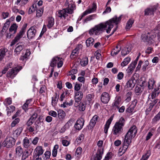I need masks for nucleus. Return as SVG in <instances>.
I'll return each instance as SVG.
<instances>
[{"instance_id":"obj_18","label":"nucleus","mask_w":160,"mask_h":160,"mask_svg":"<svg viewBox=\"0 0 160 160\" xmlns=\"http://www.w3.org/2000/svg\"><path fill=\"white\" fill-rule=\"evenodd\" d=\"M21 32H19L18 33L16 37L14 38V39L12 41L10 46H12L14 45L16 43L18 42L20 39L23 36V35L21 34Z\"/></svg>"},{"instance_id":"obj_49","label":"nucleus","mask_w":160,"mask_h":160,"mask_svg":"<svg viewBox=\"0 0 160 160\" xmlns=\"http://www.w3.org/2000/svg\"><path fill=\"white\" fill-rule=\"evenodd\" d=\"M154 82L152 80H149L148 82V88L149 90L153 89Z\"/></svg>"},{"instance_id":"obj_59","label":"nucleus","mask_w":160,"mask_h":160,"mask_svg":"<svg viewBox=\"0 0 160 160\" xmlns=\"http://www.w3.org/2000/svg\"><path fill=\"white\" fill-rule=\"evenodd\" d=\"M23 129L22 127L18 128L15 131V132L16 133L17 135H19L22 132Z\"/></svg>"},{"instance_id":"obj_4","label":"nucleus","mask_w":160,"mask_h":160,"mask_svg":"<svg viewBox=\"0 0 160 160\" xmlns=\"http://www.w3.org/2000/svg\"><path fill=\"white\" fill-rule=\"evenodd\" d=\"M80 89V84L76 83L74 86L75 101L74 106L78 107L79 110H80V95L79 90Z\"/></svg>"},{"instance_id":"obj_21","label":"nucleus","mask_w":160,"mask_h":160,"mask_svg":"<svg viewBox=\"0 0 160 160\" xmlns=\"http://www.w3.org/2000/svg\"><path fill=\"white\" fill-rule=\"evenodd\" d=\"M122 128V127L115 124L112 130L113 131V134L116 135L118 134H121V130Z\"/></svg>"},{"instance_id":"obj_61","label":"nucleus","mask_w":160,"mask_h":160,"mask_svg":"<svg viewBox=\"0 0 160 160\" xmlns=\"http://www.w3.org/2000/svg\"><path fill=\"white\" fill-rule=\"evenodd\" d=\"M49 114L54 117H56L57 116V113L55 111L51 110L49 112Z\"/></svg>"},{"instance_id":"obj_8","label":"nucleus","mask_w":160,"mask_h":160,"mask_svg":"<svg viewBox=\"0 0 160 160\" xmlns=\"http://www.w3.org/2000/svg\"><path fill=\"white\" fill-rule=\"evenodd\" d=\"M18 27V26L16 23L13 24L9 29V32L7 33L6 35L7 38L10 39L13 38L17 32Z\"/></svg>"},{"instance_id":"obj_14","label":"nucleus","mask_w":160,"mask_h":160,"mask_svg":"<svg viewBox=\"0 0 160 160\" xmlns=\"http://www.w3.org/2000/svg\"><path fill=\"white\" fill-rule=\"evenodd\" d=\"M19 71L17 68H12L10 70H9L7 74V77L10 78H13Z\"/></svg>"},{"instance_id":"obj_35","label":"nucleus","mask_w":160,"mask_h":160,"mask_svg":"<svg viewBox=\"0 0 160 160\" xmlns=\"http://www.w3.org/2000/svg\"><path fill=\"white\" fill-rule=\"evenodd\" d=\"M16 154L18 156H20L23 153L22 149L20 146L16 148Z\"/></svg>"},{"instance_id":"obj_10","label":"nucleus","mask_w":160,"mask_h":160,"mask_svg":"<svg viewBox=\"0 0 160 160\" xmlns=\"http://www.w3.org/2000/svg\"><path fill=\"white\" fill-rule=\"evenodd\" d=\"M96 29L95 35H98L102 33L105 30L106 28V25H105V22L101 23L95 26Z\"/></svg>"},{"instance_id":"obj_52","label":"nucleus","mask_w":160,"mask_h":160,"mask_svg":"<svg viewBox=\"0 0 160 160\" xmlns=\"http://www.w3.org/2000/svg\"><path fill=\"white\" fill-rule=\"evenodd\" d=\"M43 12V9L41 8L38 9L37 10L36 16L37 17H41Z\"/></svg>"},{"instance_id":"obj_19","label":"nucleus","mask_w":160,"mask_h":160,"mask_svg":"<svg viewBox=\"0 0 160 160\" xmlns=\"http://www.w3.org/2000/svg\"><path fill=\"white\" fill-rule=\"evenodd\" d=\"M23 145L24 148H30L32 145L31 143H30L29 139L27 137H25L23 140Z\"/></svg>"},{"instance_id":"obj_39","label":"nucleus","mask_w":160,"mask_h":160,"mask_svg":"<svg viewBox=\"0 0 160 160\" xmlns=\"http://www.w3.org/2000/svg\"><path fill=\"white\" fill-rule=\"evenodd\" d=\"M130 58L127 57L124 59V61L121 63V66L124 67L127 65L130 62Z\"/></svg>"},{"instance_id":"obj_54","label":"nucleus","mask_w":160,"mask_h":160,"mask_svg":"<svg viewBox=\"0 0 160 160\" xmlns=\"http://www.w3.org/2000/svg\"><path fill=\"white\" fill-rule=\"evenodd\" d=\"M103 143V142L102 141L100 140L98 141L97 143V145L99 147L98 148V149L97 151L99 149H100V148L102 149V151H103V148H102V145ZM98 151H97V152Z\"/></svg>"},{"instance_id":"obj_58","label":"nucleus","mask_w":160,"mask_h":160,"mask_svg":"<svg viewBox=\"0 0 160 160\" xmlns=\"http://www.w3.org/2000/svg\"><path fill=\"white\" fill-rule=\"evenodd\" d=\"M67 94V92H63L61 95L60 98H59V100L61 101L62 102L63 101L64 98H65V96Z\"/></svg>"},{"instance_id":"obj_56","label":"nucleus","mask_w":160,"mask_h":160,"mask_svg":"<svg viewBox=\"0 0 160 160\" xmlns=\"http://www.w3.org/2000/svg\"><path fill=\"white\" fill-rule=\"evenodd\" d=\"M37 123L36 124L35 129V130L37 131V130L39 129L41 127L40 126V125L41 124V122L40 121H36V122H35V123Z\"/></svg>"},{"instance_id":"obj_1","label":"nucleus","mask_w":160,"mask_h":160,"mask_svg":"<svg viewBox=\"0 0 160 160\" xmlns=\"http://www.w3.org/2000/svg\"><path fill=\"white\" fill-rule=\"evenodd\" d=\"M137 132V129L136 127L133 125L130 128L126 134L123 143L122 150H124L123 153L127 150L131 142L132 138L136 136Z\"/></svg>"},{"instance_id":"obj_51","label":"nucleus","mask_w":160,"mask_h":160,"mask_svg":"<svg viewBox=\"0 0 160 160\" xmlns=\"http://www.w3.org/2000/svg\"><path fill=\"white\" fill-rule=\"evenodd\" d=\"M27 25H28L27 23L24 24L22 27L21 30L19 32H21L22 33L21 34L24 35L27 27Z\"/></svg>"},{"instance_id":"obj_60","label":"nucleus","mask_w":160,"mask_h":160,"mask_svg":"<svg viewBox=\"0 0 160 160\" xmlns=\"http://www.w3.org/2000/svg\"><path fill=\"white\" fill-rule=\"evenodd\" d=\"M113 50H115V51H112L111 52V54L112 56H113L118 54L121 50V48H120L118 50L116 51L115 49H114Z\"/></svg>"},{"instance_id":"obj_37","label":"nucleus","mask_w":160,"mask_h":160,"mask_svg":"<svg viewBox=\"0 0 160 160\" xmlns=\"http://www.w3.org/2000/svg\"><path fill=\"white\" fill-rule=\"evenodd\" d=\"M142 92L141 87L136 86L135 88V92L137 95H140Z\"/></svg>"},{"instance_id":"obj_50","label":"nucleus","mask_w":160,"mask_h":160,"mask_svg":"<svg viewBox=\"0 0 160 160\" xmlns=\"http://www.w3.org/2000/svg\"><path fill=\"white\" fill-rule=\"evenodd\" d=\"M96 16V15L95 14H93L87 17L84 20V22H87L92 20L93 18L95 17Z\"/></svg>"},{"instance_id":"obj_32","label":"nucleus","mask_w":160,"mask_h":160,"mask_svg":"<svg viewBox=\"0 0 160 160\" xmlns=\"http://www.w3.org/2000/svg\"><path fill=\"white\" fill-rule=\"evenodd\" d=\"M59 95H58L57 93L55 94V97L52 98V103L55 105L57 103V102L58 100Z\"/></svg>"},{"instance_id":"obj_31","label":"nucleus","mask_w":160,"mask_h":160,"mask_svg":"<svg viewBox=\"0 0 160 160\" xmlns=\"http://www.w3.org/2000/svg\"><path fill=\"white\" fill-rule=\"evenodd\" d=\"M125 122V120L124 118L122 117L120 118L118 121L116 122L115 124L122 127L124 125Z\"/></svg>"},{"instance_id":"obj_64","label":"nucleus","mask_w":160,"mask_h":160,"mask_svg":"<svg viewBox=\"0 0 160 160\" xmlns=\"http://www.w3.org/2000/svg\"><path fill=\"white\" fill-rule=\"evenodd\" d=\"M112 154V153L111 152H108V153L106 155V156L105 157V158L103 160H109V159L110 158H111V155Z\"/></svg>"},{"instance_id":"obj_12","label":"nucleus","mask_w":160,"mask_h":160,"mask_svg":"<svg viewBox=\"0 0 160 160\" xmlns=\"http://www.w3.org/2000/svg\"><path fill=\"white\" fill-rule=\"evenodd\" d=\"M36 27H31L27 32V37L28 39H31L34 37L36 33Z\"/></svg>"},{"instance_id":"obj_45","label":"nucleus","mask_w":160,"mask_h":160,"mask_svg":"<svg viewBox=\"0 0 160 160\" xmlns=\"http://www.w3.org/2000/svg\"><path fill=\"white\" fill-rule=\"evenodd\" d=\"M80 126V119L79 118L77 120L76 123H75V124L74 125V128L76 130H77L78 131L80 130V128H79Z\"/></svg>"},{"instance_id":"obj_36","label":"nucleus","mask_w":160,"mask_h":160,"mask_svg":"<svg viewBox=\"0 0 160 160\" xmlns=\"http://www.w3.org/2000/svg\"><path fill=\"white\" fill-rule=\"evenodd\" d=\"M10 24V21L9 20L7 21L5 23L2 30H3L4 32H5L8 30Z\"/></svg>"},{"instance_id":"obj_44","label":"nucleus","mask_w":160,"mask_h":160,"mask_svg":"<svg viewBox=\"0 0 160 160\" xmlns=\"http://www.w3.org/2000/svg\"><path fill=\"white\" fill-rule=\"evenodd\" d=\"M74 121L75 120L74 118L70 119L65 125V126L67 127V128H69L70 126H72Z\"/></svg>"},{"instance_id":"obj_46","label":"nucleus","mask_w":160,"mask_h":160,"mask_svg":"<svg viewBox=\"0 0 160 160\" xmlns=\"http://www.w3.org/2000/svg\"><path fill=\"white\" fill-rule=\"evenodd\" d=\"M157 91V90L155 88L154 89L153 91L151 93V97L152 99H153L154 98H155V97L158 96L159 94V92H158L157 93L156 92Z\"/></svg>"},{"instance_id":"obj_15","label":"nucleus","mask_w":160,"mask_h":160,"mask_svg":"<svg viewBox=\"0 0 160 160\" xmlns=\"http://www.w3.org/2000/svg\"><path fill=\"white\" fill-rule=\"evenodd\" d=\"M43 150L41 146H38L34 150V152H36V158L35 160H39L41 159V158H39V157L43 153Z\"/></svg>"},{"instance_id":"obj_22","label":"nucleus","mask_w":160,"mask_h":160,"mask_svg":"<svg viewBox=\"0 0 160 160\" xmlns=\"http://www.w3.org/2000/svg\"><path fill=\"white\" fill-rule=\"evenodd\" d=\"M98 118V116L96 115L93 116L90 121L89 126L93 128L95 126L96 123V121H97V119Z\"/></svg>"},{"instance_id":"obj_48","label":"nucleus","mask_w":160,"mask_h":160,"mask_svg":"<svg viewBox=\"0 0 160 160\" xmlns=\"http://www.w3.org/2000/svg\"><path fill=\"white\" fill-rule=\"evenodd\" d=\"M94 94H88L86 96V98L88 101L90 102L94 98Z\"/></svg>"},{"instance_id":"obj_47","label":"nucleus","mask_w":160,"mask_h":160,"mask_svg":"<svg viewBox=\"0 0 160 160\" xmlns=\"http://www.w3.org/2000/svg\"><path fill=\"white\" fill-rule=\"evenodd\" d=\"M132 95V92H128L126 94V96L127 97L125 101L127 102H129L131 99V96Z\"/></svg>"},{"instance_id":"obj_63","label":"nucleus","mask_w":160,"mask_h":160,"mask_svg":"<svg viewBox=\"0 0 160 160\" xmlns=\"http://www.w3.org/2000/svg\"><path fill=\"white\" fill-rule=\"evenodd\" d=\"M50 152L49 151L46 152L44 154V156H43L44 157V159H45V158L46 159L49 158H50Z\"/></svg>"},{"instance_id":"obj_53","label":"nucleus","mask_w":160,"mask_h":160,"mask_svg":"<svg viewBox=\"0 0 160 160\" xmlns=\"http://www.w3.org/2000/svg\"><path fill=\"white\" fill-rule=\"evenodd\" d=\"M20 121V119L19 118H17L15 119V120L12 122L11 126L12 127H14Z\"/></svg>"},{"instance_id":"obj_28","label":"nucleus","mask_w":160,"mask_h":160,"mask_svg":"<svg viewBox=\"0 0 160 160\" xmlns=\"http://www.w3.org/2000/svg\"><path fill=\"white\" fill-rule=\"evenodd\" d=\"M94 42V39L91 38H89L86 41V45L87 47H89L90 46H92Z\"/></svg>"},{"instance_id":"obj_57","label":"nucleus","mask_w":160,"mask_h":160,"mask_svg":"<svg viewBox=\"0 0 160 160\" xmlns=\"http://www.w3.org/2000/svg\"><path fill=\"white\" fill-rule=\"evenodd\" d=\"M62 143L64 146H68L70 143V142L66 140H62Z\"/></svg>"},{"instance_id":"obj_16","label":"nucleus","mask_w":160,"mask_h":160,"mask_svg":"<svg viewBox=\"0 0 160 160\" xmlns=\"http://www.w3.org/2000/svg\"><path fill=\"white\" fill-rule=\"evenodd\" d=\"M22 42H19L17 44L16 48L14 50L15 54L18 55L25 48L24 44H22Z\"/></svg>"},{"instance_id":"obj_38","label":"nucleus","mask_w":160,"mask_h":160,"mask_svg":"<svg viewBox=\"0 0 160 160\" xmlns=\"http://www.w3.org/2000/svg\"><path fill=\"white\" fill-rule=\"evenodd\" d=\"M160 119V111L152 119L153 123H156Z\"/></svg>"},{"instance_id":"obj_6","label":"nucleus","mask_w":160,"mask_h":160,"mask_svg":"<svg viewBox=\"0 0 160 160\" xmlns=\"http://www.w3.org/2000/svg\"><path fill=\"white\" fill-rule=\"evenodd\" d=\"M158 3H157L153 5H151L147 8L144 11V16H153L155 12L158 9Z\"/></svg>"},{"instance_id":"obj_29","label":"nucleus","mask_w":160,"mask_h":160,"mask_svg":"<svg viewBox=\"0 0 160 160\" xmlns=\"http://www.w3.org/2000/svg\"><path fill=\"white\" fill-rule=\"evenodd\" d=\"M88 63V58L87 57H85L81 59V65L83 67L86 66Z\"/></svg>"},{"instance_id":"obj_43","label":"nucleus","mask_w":160,"mask_h":160,"mask_svg":"<svg viewBox=\"0 0 160 160\" xmlns=\"http://www.w3.org/2000/svg\"><path fill=\"white\" fill-rule=\"evenodd\" d=\"M12 65V63H10L7 64L5 67L4 69L2 70V72L3 74H5L6 72L8 70L9 68H11Z\"/></svg>"},{"instance_id":"obj_9","label":"nucleus","mask_w":160,"mask_h":160,"mask_svg":"<svg viewBox=\"0 0 160 160\" xmlns=\"http://www.w3.org/2000/svg\"><path fill=\"white\" fill-rule=\"evenodd\" d=\"M61 58L59 57H54L50 63V66L51 67H54L56 66L57 64V66L58 68H61L62 65L63 63L61 60Z\"/></svg>"},{"instance_id":"obj_13","label":"nucleus","mask_w":160,"mask_h":160,"mask_svg":"<svg viewBox=\"0 0 160 160\" xmlns=\"http://www.w3.org/2000/svg\"><path fill=\"white\" fill-rule=\"evenodd\" d=\"M110 99L109 94L106 92H103L101 96V100L103 104H106L108 103Z\"/></svg>"},{"instance_id":"obj_5","label":"nucleus","mask_w":160,"mask_h":160,"mask_svg":"<svg viewBox=\"0 0 160 160\" xmlns=\"http://www.w3.org/2000/svg\"><path fill=\"white\" fill-rule=\"evenodd\" d=\"M148 35L142 34L141 36V40L144 42H147L149 44H152L154 42V39L156 38V35L155 34H151L149 33H148Z\"/></svg>"},{"instance_id":"obj_23","label":"nucleus","mask_w":160,"mask_h":160,"mask_svg":"<svg viewBox=\"0 0 160 160\" xmlns=\"http://www.w3.org/2000/svg\"><path fill=\"white\" fill-rule=\"evenodd\" d=\"M113 117L111 116L107 121L105 125L104 132L105 133L107 134L108 132V129L109 126L113 119Z\"/></svg>"},{"instance_id":"obj_26","label":"nucleus","mask_w":160,"mask_h":160,"mask_svg":"<svg viewBox=\"0 0 160 160\" xmlns=\"http://www.w3.org/2000/svg\"><path fill=\"white\" fill-rule=\"evenodd\" d=\"M79 48L77 47L73 50L70 55V58H74L78 55L79 52Z\"/></svg>"},{"instance_id":"obj_62","label":"nucleus","mask_w":160,"mask_h":160,"mask_svg":"<svg viewBox=\"0 0 160 160\" xmlns=\"http://www.w3.org/2000/svg\"><path fill=\"white\" fill-rule=\"evenodd\" d=\"M7 110H8L9 111H10L12 112H13L15 109V107L13 105H11L9 107L8 106L7 107Z\"/></svg>"},{"instance_id":"obj_2","label":"nucleus","mask_w":160,"mask_h":160,"mask_svg":"<svg viewBox=\"0 0 160 160\" xmlns=\"http://www.w3.org/2000/svg\"><path fill=\"white\" fill-rule=\"evenodd\" d=\"M66 8L58 12V17L60 18L63 17L64 19L68 16V14H71L73 12L75 6L72 0H67L65 3Z\"/></svg>"},{"instance_id":"obj_7","label":"nucleus","mask_w":160,"mask_h":160,"mask_svg":"<svg viewBox=\"0 0 160 160\" xmlns=\"http://www.w3.org/2000/svg\"><path fill=\"white\" fill-rule=\"evenodd\" d=\"M16 140L15 138L10 136H7L2 142V145L7 148H10L15 144Z\"/></svg>"},{"instance_id":"obj_17","label":"nucleus","mask_w":160,"mask_h":160,"mask_svg":"<svg viewBox=\"0 0 160 160\" xmlns=\"http://www.w3.org/2000/svg\"><path fill=\"white\" fill-rule=\"evenodd\" d=\"M102 149L100 148L98 150L95 155L93 156V159L91 160H100L103 155Z\"/></svg>"},{"instance_id":"obj_41","label":"nucleus","mask_w":160,"mask_h":160,"mask_svg":"<svg viewBox=\"0 0 160 160\" xmlns=\"http://www.w3.org/2000/svg\"><path fill=\"white\" fill-rule=\"evenodd\" d=\"M8 51V50L5 48H2L0 49V55L3 58L6 55V52Z\"/></svg>"},{"instance_id":"obj_25","label":"nucleus","mask_w":160,"mask_h":160,"mask_svg":"<svg viewBox=\"0 0 160 160\" xmlns=\"http://www.w3.org/2000/svg\"><path fill=\"white\" fill-rule=\"evenodd\" d=\"M131 47L129 46L124 48L121 51L122 55L123 56L126 55L131 52Z\"/></svg>"},{"instance_id":"obj_40","label":"nucleus","mask_w":160,"mask_h":160,"mask_svg":"<svg viewBox=\"0 0 160 160\" xmlns=\"http://www.w3.org/2000/svg\"><path fill=\"white\" fill-rule=\"evenodd\" d=\"M29 152L27 150H25L23 152L22 155V160H24L27 158H28L29 155Z\"/></svg>"},{"instance_id":"obj_34","label":"nucleus","mask_w":160,"mask_h":160,"mask_svg":"<svg viewBox=\"0 0 160 160\" xmlns=\"http://www.w3.org/2000/svg\"><path fill=\"white\" fill-rule=\"evenodd\" d=\"M151 155L150 151H148L146 153L142 155L140 160H147Z\"/></svg>"},{"instance_id":"obj_27","label":"nucleus","mask_w":160,"mask_h":160,"mask_svg":"<svg viewBox=\"0 0 160 160\" xmlns=\"http://www.w3.org/2000/svg\"><path fill=\"white\" fill-rule=\"evenodd\" d=\"M121 101V97L118 96L117 97L115 100V102H113L112 104V106L116 107L117 108H119L118 105H119Z\"/></svg>"},{"instance_id":"obj_33","label":"nucleus","mask_w":160,"mask_h":160,"mask_svg":"<svg viewBox=\"0 0 160 160\" xmlns=\"http://www.w3.org/2000/svg\"><path fill=\"white\" fill-rule=\"evenodd\" d=\"M58 148L59 146L58 144H56L54 146L52 151V155L53 157H55L56 156Z\"/></svg>"},{"instance_id":"obj_20","label":"nucleus","mask_w":160,"mask_h":160,"mask_svg":"<svg viewBox=\"0 0 160 160\" xmlns=\"http://www.w3.org/2000/svg\"><path fill=\"white\" fill-rule=\"evenodd\" d=\"M96 8L97 6L96 4L93 3V4L92 7L91 9L86 10L82 13L81 17V20L82 17L96 10Z\"/></svg>"},{"instance_id":"obj_42","label":"nucleus","mask_w":160,"mask_h":160,"mask_svg":"<svg viewBox=\"0 0 160 160\" xmlns=\"http://www.w3.org/2000/svg\"><path fill=\"white\" fill-rule=\"evenodd\" d=\"M12 103V100L11 98H9L5 99V101L3 102V103L5 106H7L10 105Z\"/></svg>"},{"instance_id":"obj_11","label":"nucleus","mask_w":160,"mask_h":160,"mask_svg":"<svg viewBox=\"0 0 160 160\" xmlns=\"http://www.w3.org/2000/svg\"><path fill=\"white\" fill-rule=\"evenodd\" d=\"M136 83V81L135 78L132 77L127 82L125 86V88H130V90H132L135 86Z\"/></svg>"},{"instance_id":"obj_30","label":"nucleus","mask_w":160,"mask_h":160,"mask_svg":"<svg viewBox=\"0 0 160 160\" xmlns=\"http://www.w3.org/2000/svg\"><path fill=\"white\" fill-rule=\"evenodd\" d=\"M58 116L60 119H62L65 116L64 111L61 109H59L58 111Z\"/></svg>"},{"instance_id":"obj_55","label":"nucleus","mask_w":160,"mask_h":160,"mask_svg":"<svg viewBox=\"0 0 160 160\" xmlns=\"http://www.w3.org/2000/svg\"><path fill=\"white\" fill-rule=\"evenodd\" d=\"M149 65V62L148 61L146 60L144 62V64L143 65V67L142 68V70L143 71H145L146 70L147 66Z\"/></svg>"},{"instance_id":"obj_24","label":"nucleus","mask_w":160,"mask_h":160,"mask_svg":"<svg viewBox=\"0 0 160 160\" xmlns=\"http://www.w3.org/2000/svg\"><path fill=\"white\" fill-rule=\"evenodd\" d=\"M47 27L50 28L52 27L54 25V19L52 17H49L47 19Z\"/></svg>"},{"instance_id":"obj_3","label":"nucleus","mask_w":160,"mask_h":160,"mask_svg":"<svg viewBox=\"0 0 160 160\" xmlns=\"http://www.w3.org/2000/svg\"><path fill=\"white\" fill-rule=\"evenodd\" d=\"M122 16L121 15L118 18L116 16H115L112 18L105 22V25H106V28L108 25V29H105L107 33H109L110 32L111 29L113 27V23H115L116 25H117L120 22L122 19Z\"/></svg>"}]
</instances>
